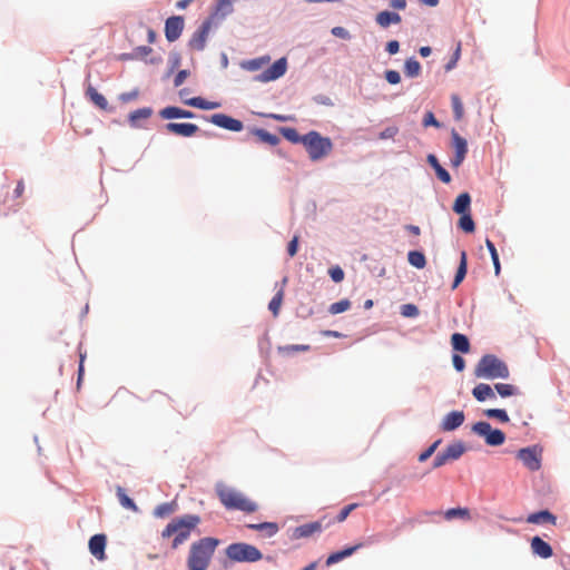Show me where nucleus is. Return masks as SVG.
Masks as SVG:
<instances>
[{
  "instance_id": "obj_57",
  "label": "nucleus",
  "mask_w": 570,
  "mask_h": 570,
  "mask_svg": "<svg viewBox=\"0 0 570 570\" xmlns=\"http://www.w3.org/2000/svg\"><path fill=\"white\" fill-rule=\"evenodd\" d=\"M298 236L295 235L287 245V253L291 257H294L298 250Z\"/></svg>"
},
{
  "instance_id": "obj_22",
  "label": "nucleus",
  "mask_w": 570,
  "mask_h": 570,
  "mask_svg": "<svg viewBox=\"0 0 570 570\" xmlns=\"http://www.w3.org/2000/svg\"><path fill=\"white\" fill-rule=\"evenodd\" d=\"M471 196L468 193L460 194L453 204V212L459 215L471 214Z\"/></svg>"
},
{
  "instance_id": "obj_62",
  "label": "nucleus",
  "mask_w": 570,
  "mask_h": 570,
  "mask_svg": "<svg viewBox=\"0 0 570 570\" xmlns=\"http://www.w3.org/2000/svg\"><path fill=\"white\" fill-rule=\"evenodd\" d=\"M460 50H461L460 45H458L455 48V52L453 55V59L446 65L448 70L452 69L454 67V65L456 63V61L460 57Z\"/></svg>"
},
{
  "instance_id": "obj_19",
  "label": "nucleus",
  "mask_w": 570,
  "mask_h": 570,
  "mask_svg": "<svg viewBox=\"0 0 570 570\" xmlns=\"http://www.w3.org/2000/svg\"><path fill=\"white\" fill-rule=\"evenodd\" d=\"M163 119L193 118L194 112L179 107L169 106L159 111Z\"/></svg>"
},
{
  "instance_id": "obj_14",
  "label": "nucleus",
  "mask_w": 570,
  "mask_h": 570,
  "mask_svg": "<svg viewBox=\"0 0 570 570\" xmlns=\"http://www.w3.org/2000/svg\"><path fill=\"white\" fill-rule=\"evenodd\" d=\"M464 420L463 411H452L443 417L440 429L444 432L454 431L463 424Z\"/></svg>"
},
{
  "instance_id": "obj_8",
  "label": "nucleus",
  "mask_w": 570,
  "mask_h": 570,
  "mask_svg": "<svg viewBox=\"0 0 570 570\" xmlns=\"http://www.w3.org/2000/svg\"><path fill=\"white\" fill-rule=\"evenodd\" d=\"M472 431L475 434L483 436L485 443L490 446H499L505 441V434L501 430L492 429L491 424L484 421L473 424Z\"/></svg>"
},
{
  "instance_id": "obj_32",
  "label": "nucleus",
  "mask_w": 570,
  "mask_h": 570,
  "mask_svg": "<svg viewBox=\"0 0 570 570\" xmlns=\"http://www.w3.org/2000/svg\"><path fill=\"white\" fill-rule=\"evenodd\" d=\"M177 507H178V504L176 501L161 503L155 508L154 515L156 518H161V519L169 517L176 512Z\"/></svg>"
},
{
  "instance_id": "obj_24",
  "label": "nucleus",
  "mask_w": 570,
  "mask_h": 570,
  "mask_svg": "<svg viewBox=\"0 0 570 570\" xmlns=\"http://www.w3.org/2000/svg\"><path fill=\"white\" fill-rule=\"evenodd\" d=\"M473 396L479 401L483 402L488 399H495V393L489 384L480 383L472 390Z\"/></svg>"
},
{
  "instance_id": "obj_16",
  "label": "nucleus",
  "mask_w": 570,
  "mask_h": 570,
  "mask_svg": "<svg viewBox=\"0 0 570 570\" xmlns=\"http://www.w3.org/2000/svg\"><path fill=\"white\" fill-rule=\"evenodd\" d=\"M106 542L107 538L105 534H95L89 540L90 553L99 561H104L106 559Z\"/></svg>"
},
{
  "instance_id": "obj_35",
  "label": "nucleus",
  "mask_w": 570,
  "mask_h": 570,
  "mask_svg": "<svg viewBox=\"0 0 570 570\" xmlns=\"http://www.w3.org/2000/svg\"><path fill=\"white\" fill-rule=\"evenodd\" d=\"M117 498L120 502V504L125 508V509H128V510H131L134 512H137L138 511V507L136 505V503L134 502L132 499H130L127 494H126V491L121 488V487H118L117 488Z\"/></svg>"
},
{
  "instance_id": "obj_5",
  "label": "nucleus",
  "mask_w": 570,
  "mask_h": 570,
  "mask_svg": "<svg viewBox=\"0 0 570 570\" xmlns=\"http://www.w3.org/2000/svg\"><path fill=\"white\" fill-rule=\"evenodd\" d=\"M304 140V147L314 161L326 157L333 149L332 140L314 130L307 132Z\"/></svg>"
},
{
  "instance_id": "obj_33",
  "label": "nucleus",
  "mask_w": 570,
  "mask_h": 570,
  "mask_svg": "<svg viewBox=\"0 0 570 570\" xmlns=\"http://www.w3.org/2000/svg\"><path fill=\"white\" fill-rule=\"evenodd\" d=\"M401 17L396 12L382 11L376 16V22L382 27H389L392 23H399Z\"/></svg>"
},
{
  "instance_id": "obj_36",
  "label": "nucleus",
  "mask_w": 570,
  "mask_h": 570,
  "mask_svg": "<svg viewBox=\"0 0 570 570\" xmlns=\"http://www.w3.org/2000/svg\"><path fill=\"white\" fill-rule=\"evenodd\" d=\"M247 527L253 530L265 531L267 537H273L278 531V525L275 522H263V523H256V524H248Z\"/></svg>"
},
{
  "instance_id": "obj_56",
  "label": "nucleus",
  "mask_w": 570,
  "mask_h": 570,
  "mask_svg": "<svg viewBox=\"0 0 570 570\" xmlns=\"http://www.w3.org/2000/svg\"><path fill=\"white\" fill-rule=\"evenodd\" d=\"M423 126L424 127L434 126V127L439 128L440 127V122L436 120V118L434 117L433 112L428 111L424 115V118H423Z\"/></svg>"
},
{
  "instance_id": "obj_46",
  "label": "nucleus",
  "mask_w": 570,
  "mask_h": 570,
  "mask_svg": "<svg viewBox=\"0 0 570 570\" xmlns=\"http://www.w3.org/2000/svg\"><path fill=\"white\" fill-rule=\"evenodd\" d=\"M269 62V57H261L256 59L248 60L244 63V67L250 71H256L263 68V66Z\"/></svg>"
},
{
  "instance_id": "obj_42",
  "label": "nucleus",
  "mask_w": 570,
  "mask_h": 570,
  "mask_svg": "<svg viewBox=\"0 0 570 570\" xmlns=\"http://www.w3.org/2000/svg\"><path fill=\"white\" fill-rule=\"evenodd\" d=\"M309 350V345L305 344H294V345H285V346H278L277 351L278 353L283 355H291L295 352H306Z\"/></svg>"
},
{
  "instance_id": "obj_47",
  "label": "nucleus",
  "mask_w": 570,
  "mask_h": 570,
  "mask_svg": "<svg viewBox=\"0 0 570 570\" xmlns=\"http://www.w3.org/2000/svg\"><path fill=\"white\" fill-rule=\"evenodd\" d=\"M451 102H452L454 118L456 120H461L464 115V108H463V104H462L460 97L458 95H452Z\"/></svg>"
},
{
  "instance_id": "obj_44",
  "label": "nucleus",
  "mask_w": 570,
  "mask_h": 570,
  "mask_svg": "<svg viewBox=\"0 0 570 570\" xmlns=\"http://www.w3.org/2000/svg\"><path fill=\"white\" fill-rule=\"evenodd\" d=\"M494 387L502 397H508L518 394V389L512 384L498 383L494 385Z\"/></svg>"
},
{
  "instance_id": "obj_6",
  "label": "nucleus",
  "mask_w": 570,
  "mask_h": 570,
  "mask_svg": "<svg viewBox=\"0 0 570 570\" xmlns=\"http://www.w3.org/2000/svg\"><path fill=\"white\" fill-rule=\"evenodd\" d=\"M226 556L234 562H256L263 558L262 552L248 543H232L226 550Z\"/></svg>"
},
{
  "instance_id": "obj_64",
  "label": "nucleus",
  "mask_w": 570,
  "mask_h": 570,
  "mask_svg": "<svg viewBox=\"0 0 570 570\" xmlns=\"http://www.w3.org/2000/svg\"><path fill=\"white\" fill-rule=\"evenodd\" d=\"M23 191H24V184L22 180H19L17 184V187L13 191V195L16 198H20L22 196Z\"/></svg>"
},
{
  "instance_id": "obj_28",
  "label": "nucleus",
  "mask_w": 570,
  "mask_h": 570,
  "mask_svg": "<svg viewBox=\"0 0 570 570\" xmlns=\"http://www.w3.org/2000/svg\"><path fill=\"white\" fill-rule=\"evenodd\" d=\"M184 102L187 106H191V107L199 108L203 110H212V109H216V108L220 107L219 102L207 101V100L203 99L202 97H194L190 99H185Z\"/></svg>"
},
{
  "instance_id": "obj_50",
  "label": "nucleus",
  "mask_w": 570,
  "mask_h": 570,
  "mask_svg": "<svg viewBox=\"0 0 570 570\" xmlns=\"http://www.w3.org/2000/svg\"><path fill=\"white\" fill-rule=\"evenodd\" d=\"M485 245H487V247H488V249L490 252V255H491V258H492V262H493V265H494L495 274L499 275V273H500V262H499V255H498L497 248H495L494 244L490 239L485 240Z\"/></svg>"
},
{
  "instance_id": "obj_9",
  "label": "nucleus",
  "mask_w": 570,
  "mask_h": 570,
  "mask_svg": "<svg viewBox=\"0 0 570 570\" xmlns=\"http://www.w3.org/2000/svg\"><path fill=\"white\" fill-rule=\"evenodd\" d=\"M517 458L530 471H538L541 468V451L535 446L523 448L518 451Z\"/></svg>"
},
{
  "instance_id": "obj_59",
  "label": "nucleus",
  "mask_w": 570,
  "mask_h": 570,
  "mask_svg": "<svg viewBox=\"0 0 570 570\" xmlns=\"http://www.w3.org/2000/svg\"><path fill=\"white\" fill-rule=\"evenodd\" d=\"M448 462H450L445 455V453L442 451L440 453H438L433 460V469H438L444 464H446Z\"/></svg>"
},
{
  "instance_id": "obj_40",
  "label": "nucleus",
  "mask_w": 570,
  "mask_h": 570,
  "mask_svg": "<svg viewBox=\"0 0 570 570\" xmlns=\"http://www.w3.org/2000/svg\"><path fill=\"white\" fill-rule=\"evenodd\" d=\"M255 135L258 137L261 141L266 142L271 146H276L279 142V138L276 135L271 134L265 129H256Z\"/></svg>"
},
{
  "instance_id": "obj_54",
  "label": "nucleus",
  "mask_w": 570,
  "mask_h": 570,
  "mask_svg": "<svg viewBox=\"0 0 570 570\" xmlns=\"http://www.w3.org/2000/svg\"><path fill=\"white\" fill-rule=\"evenodd\" d=\"M401 314L405 317H415L419 315V308L414 304H405L402 306Z\"/></svg>"
},
{
  "instance_id": "obj_20",
  "label": "nucleus",
  "mask_w": 570,
  "mask_h": 570,
  "mask_svg": "<svg viewBox=\"0 0 570 570\" xmlns=\"http://www.w3.org/2000/svg\"><path fill=\"white\" fill-rule=\"evenodd\" d=\"M527 522L532 523V524L551 523V524L556 525L557 518L550 511L541 510L539 512L529 514L527 518Z\"/></svg>"
},
{
  "instance_id": "obj_18",
  "label": "nucleus",
  "mask_w": 570,
  "mask_h": 570,
  "mask_svg": "<svg viewBox=\"0 0 570 570\" xmlns=\"http://www.w3.org/2000/svg\"><path fill=\"white\" fill-rule=\"evenodd\" d=\"M184 18L180 16H173L166 20L165 36H180L184 30Z\"/></svg>"
},
{
  "instance_id": "obj_25",
  "label": "nucleus",
  "mask_w": 570,
  "mask_h": 570,
  "mask_svg": "<svg viewBox=\"0 0 570 570\" xmlns=\"http://www.w3.org/2000/svg\"><path fill=\"white\" fill-rule=\"evenodd\" d=\"M468 271V256L466 252L462 250L460 254V264L452 284V288L455 289L464 279Z\"/></svg>"
},
{
  "instance_id": "obj_51",
  "label": "nucleus",
  "mask_w": 570,
  "mask_h": 570,
  "mask_svg": "<svg viewBox=\"0 0 570 570\" xmlns=\"http://www.w3.org/2000/svg\"><path fill=\"white\" fill-rule=\"evenodd\" d=\"M440 443H441V440H436L435 442H433L424 452H422L419 455V461L425 462L429 458H431L433 455V453L435 452V450L438 449Z\"/></svg>"
},
{
  "instance_id": "obj_61",
  "label": "nucleus",
  "mask_w": 570,
  "mask_h": 570,
  "mask_svg": "<svg viewBox=\"0 0 570 570\" xmlns=\"http://www.w3.org/2000/svg\"><path fill=\"white\" fill-rule=\"evenodd\" d=\"M188 76H189V71L188 70H180L176 75V77L174 79V86L175 87L181 86L185 82V80L187 79Z\"/></svg>"
},
{
  "instance_id": "obj_23",
  "label": "nucleus",
  "mask_w": 570,
  "mask_h": 570,
  "mask_svg": "<svg viewBox=\"0 0 570 570\" xmlns=\"http://www.w3.org/2000/svg\"><path fill=\"white\" fill-rule=\"evenodd\" d=\"M153 115V109L150 107L139 108L129 114L128 120L131 127H139L140 120H146L150 118Z\"/></svg>"
},
{
  "instance_id": "obj_29",
  "label": "nucleus",
  "mask_w": 570,
  "mask_h": 570,
  "mask_svg": "<svg viewBox=\"0 0 570 570\" xmlns=\"http://www.w3.org/2000/svg\"><path fill=\"white\" fill-rule=\"evenodd\" d=\"M443 452L445 453L449 461H454L461 458L465 452L464 444L460 441L449 444Z\"/></svg>"
},
{
  "instance_id": "obj_7",
  "label": "nucleus",
  "mask_w": 570,
  "mask_h": 570,
  "mask_svg": "<svg viewBox=\"0 0 570 570\" xmlns=\"http://www.w3.org/2000/svg\"><path fill=\"white\" fill-rule=\"evenodd\" d=\"M233 12V0H217L214 11L203 22L197 36H206L213 26L220 23L228 14Z\"/></svg>"
},
{
  "instance_id": "obj_4",
  "label": "nucleus",
  "mask_w": 570,
  "mask_h": 570,
  "mask_svg": "<svg viewBox=\"0 0 570 570\" xmlns=\"http://www.w3.org/2000/svg\"><path fill=\"white\" fill-rule=\"evenodd\" d=\"M474 374L476 377L494 380L508 379L510 372L503 361L498 358L495 355L487 354L476 364Z\"/></svg>"
},
{
  "instance_id": "obj_52",
  "label": "nucleus",
  "mask_w": 570,
  "mask_h": 570,
  "mask_svg": "<svg viewBox=\"0 0 570 570\" xmlns=\"http://www.w3.org/2000/svg\"><path fill=\"white\" fill-rule=\"evenodd\" d=\"M357 507H358V504H357V503H351V504H348V505L344 507V508L340 511V513L337 514V517H336V521H337V522H343V521H345V520H346V518L348 517V514H350L353 510H355Z\"/></svg>"
},
{
  "instance_id": "obj_12",
  "label": "nucleus",
  "mask_w": 570,
  "mask_h": 570,
  "mask_svg": "<svg viewBox=\"0 0 570 570\" xmlns=\"http://www.w3.org/2000/svg\"><path fill=\"white\" fill-rule=\"evenodd\" d=\"M209 121L220 128L235 132L242 131L244 128V125L240 120L225 114H214L210 116Z\"/></svg>"
},
{
  "instance_id": "obj_53",
  "label": "nucleus",
  "mask_w": 570,
  "mask_h": 570,
  "mask_svg": "<svg viewBox=\"0 0 570 570\" xmlns=\"http://www.w3.org/2000/svg\"><path fill=\"white\" fill-rule=\"evenodd\" d=\"M328 274L335 283L342 282L345 276L344 271L340 266L331 267Z\"/></svg>"
},
{
  "instance_id": "obj_38",
  "label": "nucleus",
  "mask_w": 570,
  "mask_h": 570,
  "mask_svg": "<svg viewBox=\"0 0 570 570\" xmlns=\"http://www.w3.org/2000/svg\"><path fill=\"white\" fill-rule=\"evenodd\" d=\"M407 259H409V263L416 268H423L426 264L424 254L419 250L410 252L407 255Z\"/></svg>"
},
{
  "instance_id": "obj_60",
  "label": "nucleus",
  "mask_w": 570,
  "mask_h": 570,
  "mask_svg": "<svg viewBox=\"0 0 570 570\" xmlns=\"http://www.w3.org/2000/svg\"><path fill=\"white\" fill-rule=\"evenodd\" d=\"M452 363H453L454 368L459 372H462L465 367V361L459 354H454L452 356Z\"/></svg>"
},
{
  "instance_id": "obj_45",
  "label": "nucleus",
  "mask_w": 570,
  "mask_h": 570,
  "mask_svg": "<svg viewBox=\"0 0 570 570\" xmlns=\"http://www.w3.org/2000/svg\"><path fill=\"white\" fill-rule=\"evenodd\" d=\"M459 227L465 233H473L475 230V225L471 214L461 215L459 219Z\"/></svg>"
},
{
  "instance_id": "obj_39",
  "label": "nucleus",
  "mask_w": 570,
  "mask_h": 570,
  "mask_svg": "<svg viewBox=\"0 0 570 570\" xmlns=\"http://www.w3.org/2000/svg\"><path fill=\"white\" fill-rule=\"evenodd\" d=\"M282 135L293 144H302L304 146L305 135L301 136L295 128H283Z\"/></svg>"
},
{
  "instance_id": "obj_11",
  "label": "nucleus",
  "mask_w": 570,
  "mask_h": 570,
  "mask_svg": "<svg viewBox=\"0 0 570 570\" xmlns=\"http://www.w3.org/2000/svg\"><path fill=\"white\" fill-rule=\"evenodd\" d=\"M287 69V61L285 58H279L276 60L269 68L264 70L261 75L257 76V80L262 82H268L278 79L282 77Z\"/></svg>"
},
{
  "instance_id": "obj_13",
  "label": "nucleus",
  "mask_w": 570,
  "mask_h": 570,
  "mask_svg": "<svg viewBox=\"0 0 570 570\" xmlns=\"http://www.w3.org/2000/svg\"><path fill=\"white\" fill-rule=\"evenodd\" d=\"M165 130L180 137H193L198 132L199 127L190 122H168L165 125Z\"/></svg>"
},
{
  "instance_id": "obj_2",
  "label": "nucleus",
  "mask_w": 570,
  "mask_h": 570,
  "mask_svg": "<svg viewBox=\"0 0 570 570\" xmlns=\"http://www.w3.org/2000/svg\"><path fill=\"white\" fill-rule=\"evenodd\" d=\"M219 540L212 537L202 538L190 544L186 560L188 570H207Z\"/></svg>"
},
{
  "instance_id": "obj_3",
  "label": "nucleus",
  "mask_w": 570,
  "mask_h": 570,
  "mask_svg": "<svg viewBox=\"0 0 570 570\" xmlns=\"http://www.w3.org/2000/svg\"><path fill=\"white\" fill-rule=\"evenodd\" d=\"M216 493L219 501L227 510H239L252 513L257 510V504L246 498L242 492L227 487L224 483L216 484Z\"/></svg>"
},
{
  "instance_id": "obj_1",
  "label": "nucleus",
  "mask_w": 570,
  "mask_h": 570,
  "mask_svg": "<svg viewBox=\"0 0 570 570\" xmlns=\"http://www.w3.org/2000/svg\"><path fill=\"white\" fill-rule=\"evenodd\" d=\"M199 523L200 517L197 514H185L174 518L161 531V538H173L171 549L176 550L189 539L191 531Z\"/></svg>"
},
{
  "instance_id": "obj_17",
  "label": "nucleus",
  "mask_w": 570,
  "mask_h": 570,
  "mask_svg": "<svg viewBox=\"0 0 570 570\" xmlns=\"http://www.w3.org/2000/svg\"><path fill=\"white\" fill-rule=\"evenodd\" d=\"M530 547L532 553L542 559H549L553 556L551 546L538 535L531 539Z\"/></svg>"
},
{
  "instance_id": "obj_10",
  "label": "nucleus",
  "mask_w": 570,
  "mask_h": 570,
  "mask_svg": "<svg viewBox=\"0 0 570 570\" xmlns=\"http://www.w3.org/2000/svg\"><path fill=\"white\" fill-rule=\"evenodd\" d=\"M451 137H452V147L454 149V156L451 159V164L453 167L458 168L461 166V164L463 163V160L465 159V156L468 154V142L454 129L451 131Z\"/></svg>"
},
{
  "instance_id": "obj_34",
  "label": "nucleus",
  "mask_w": 570,
  "mask_h": 570,
  "mask_svg": "<svg viewBox=\"0 0 570 570\" xmlns=\"http://www.w3.org/2000/svg\"><path fill=\"white\" fill-rule=\"evenodd\" d=\"M444 518L449 521L455 518L468 521L471 520V514L468 508H451L444 512Z\"/></svg>"
},
{
  "instance_id": "obj_55",
  "label": "nucleus",
  "mask_w": 570,
  "mask_h": 570,
  "mask_svg": "<svg viewBox=\"0 0 570 570\" xmlns=\"http://www.w3.org/2000/svg\"><path fill=\"white\" fill-rule=\"evenodd\" d=\"M397 132H399L397 127H395V126L387 127L383 131L380 132L379 138L382 139V140L392 139V138H394V136Z\"/></svg>"
},
{
  "instance_id": "obj_31",
  "label": "nucleus",
  "mask_w": 570,
  "mask_h": 570,
  "mask_svg": "<svg viewBox=\"0 0 570 570\" xmlns=\"http://www.w3.org/2000/svg\"><path fill=\"white\" fill-rule=\"evenodd\" d=\"M286 283H287V277H284L283 278V286L274 295V297L271 299V302L268 304V308L273 313L274 316H277L278 313H279V309H281V306H282V303H283V298H284V286L286 285Z\"/></svg>"
},
{
  "instance_id": "obj_26",
  "label": "nucleus",
  "mask_w": 570,
  "mask_h": 570,
  "mask_svg": "<svg viewBox=\"0 0 570 570\" xmlns=\"http://www.w3.org/2000/svg\"><path fill=\"white\" fill-rule=\"evenodd\" d=\"M151 52L153 49L149 46H139L136 47L130 53L121 55V59L147 61V58L151 55Z\"/></svg>"
},
{
  "instance_id": "obj_49",
  "label": "nucleus",
  "mask_w": 570,
  "mask_h": 570,
  "mask_svg": "<svg viewBox=\"0 0 570 570\" xmlns=\"http://www.w3.org/2000/svg\"><path fill=\"white\" fill-rule=\"evenodd\" d=\"M169 397L159 391H154L148 397V401L151 402L155 406H163L168 403Z\"/></svg>"
},
{
  "instance_id": "obj_43",
  "label": "nucleus",
  "mask_w": 570,
  "mask_h": 570,
  "mask_svg": "<svg viewBox=\"0 0 570 570\" xmlns=\"http://www.w3.org/2000/svg\"><path fill=\"white\" fill-rule=\"evenodd\" d=\"M484 415L491 419H498L501 423H507L510 420L507 411L502 409H488L484 411Z\"/></svg>"
},
{
  "instance_id": "obj_27",
  "label": "nucleus",
  "mask_w": 570,
  "mask_h": 570,
  "mask_svg": "<svg viewBox=\"0 0 570 570\" xmlns=\"http://www.w3.org/2000/svg\"><path fill=\"white\" fill-rule=\"evenodd\" d=\"M428 163L435 170V174L441 181L444 184H449L451 181L450 174L440 165L438 158L434 155L430 154L428 156Z\"/></svg>"
},
{
  "instance_id": "obj_37",
  "label": "nucleus",
  "mask_w": 570,
  "mask_h": 570,
  "mask_svg": "<svg viewBox=\"0 0 570 570\" xmlns=\"http://www.w3.org/2000/svg\"><path fill=\"white\" fill-rule=\"evenodd\" d=\"M87 96L100 109H106L107 108V106H108L107 99L101 94H99L92 86L88 87Z\"/></svg>"
},
{
  "instance_id": "obj_48",
  "label": "nucleus",
  "mask_w": 570,
  "mask_h": 570,
  "mask_svg": "<svg viewBox=\"0 0 570 570\" xmlns=\"http://www.w3.org/2000/svg\"><path fill=\"white\" fill-rule=\"evenodd\" d=\"M350 307H351V302L345 298V299H341L338 302L333 303L330 306L328 311L331 314L336 315V314H341V313L350 309Z\"/></svg>"
},
{
  "instance_id": "obj_63",
  "label": "nucleus",
  "mask_w": 570,
  "mask_h": 570,
  "mask_svg": "<svg viewBox=\"0 0 570 570\" xmlns=\"http://www.w3.org/2000/svg\"><path fill=\"white\" fill-rule=\"evenodd\" d=\"M400 45L396 40H392L387 43L386 50L389 53L394 55L399 51Z\"/></svg>"
},
{
  "instance_id": "obj_41",
  "label": "nucleus",
  "mask_w": 570,
  "mask_h": 570,
  "mask_svg": "<svg viewBox=\"0 0 570 570\" xmlns=\"http://www.w3.org/2000/svg\"><path fill=\"white\" fill-rule=\"evenodd\" d=\"M421 65L417 60L410 58L405 61L404 72L407 77H417L420 75Z\"/></svg>"
},
{
  "instance_id": "obj_21",
  "label": "nucleus",
  "mask_w": 570,
  "mask_h": 570,
  "mask_svg": "<svg viewBox=\"0 0 570 570\" xmlns=\"http://www.w3.org/2000/svg\"><path fill=\"white\" fill-rule=\"evenodd\" d=\"M362 546H363L362 543H357L353 547H348L341 551H336V552L330 554L326 559V564L332 566L334 563L342 561L343 559L352 556L355 551H357L360 548H362Z\"/></svg>"
},
{
  "instance_id": "obj_58",
  "label": "nucleus",
  "mask_w": 570,
  "mask_h": 570,
  "mask_svg": "<svg viewBox=\"0 0 570 570\" xmlns=\"http://www.w3.org/2000/svg\"><path fill=\"white\" fill-rule=\"evenodd\" d=\"M385 79L391 85H396V83H399L401 81L400 73L397 71H395V70H387L385 72Z\"/></svg>"
},
{
  "instance_id": "obj_30",
  "label": "nucleus",
  "mask_w": 570,
  "mask_h": 570,
  "mask_svg": "<svg viewBox=\"0 0 570 570\" xmlns=\"http://www.w3.org/2000/svg\"><path fill=\"white\" fill-rule=\"evenodd\" d=\"M451 344L455 351H459L461 353L470 352V343H469L468 337L464 334L454 333L451 336Z\"/></svg>"
},
{
  "instance_id": "obj_15",
  "label": "nucleus",
  "mask_w": 570,
  "mask_h": 570,
  "mask_svg": "<svg viewBox=\"0 0 570 570\" xmlns=\"http://www.w3.org/2000/svg\"><path fill=\"white\" fill-rule=\"evenodd\" d=\"M324 529L322 521H314L309 523L302 524L299 527H296L293 531V538L294 539H303V538H309L314 535L315 533L322 532Z\"/></svg>"
}]
</instances>
